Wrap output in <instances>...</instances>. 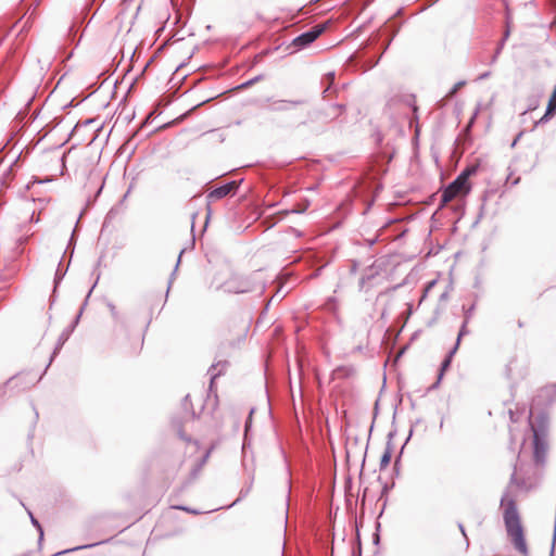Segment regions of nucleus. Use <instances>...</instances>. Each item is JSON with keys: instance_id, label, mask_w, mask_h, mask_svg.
Wrapping results in <instances>:
<instances>
[{"instance_id": "nucleus-1", "label": "nucleus", "mask_w": 556, "mask_h": 556, "mask_svg": "<svg viewBox=\"0 0 556 556\" xmlns=\"http://www.w3.org/2000/svg\"><path fill=\"white\" fill-rule=\"evenodd\" d=\"M501 506L503 507V519L508 536L511 540L515 548L523 556H528V546L525 539L523 529L520 521V516L517 509L516 501L506 491L501 498Z\"/></svg>"}, {"instance_id": "nucleus-2", "label": "nucleus", "mask_w": 556, "mask_h": 556, "mask_svg": "<svg viewBox=\"0 0 556 556\" xmlns=\"http://www.w3.org/2000/svg\"><path fill=\"white\" fill-rule=\"evenodd\" d=\"M476 169L467 168L464 170L453 182H451L442 192L441 202L442 204H446L451 202L454 198L463 192L469 191L468 178L471 174H473Z\"/></svg>"}, {"instance_id": "nucleus-3", "label": "nucleus", "mask_w": 556, "mask_h": 556, "mask_svg": "<svg viewBox=\"0 0 556 556\" xmlns=\"http://www.w3.org/2000/svg\"><path fill=\"white\" fill-rule=\"evenodd\" d=\"M40 379L41 377L29 371H22L9 378L3 387L11 393L18 394L33 388Z\"/></svg>"}, {"instance_id": "nucleus-4", "label": "nucleus", "mask_w": 556, "mask_h": 556, "mask_svg": "<svg viewBox=\"0 0 556 556\" xmlns=\"http://www.w3.org/2000/svg\"><path fill=\"white\" fill-rule=\"evenodd\" d=\"M380 269L381 262L379 261L375 262L370 267H368L359 280L361 289L379 286L384 280H387V274L381 273Z\"/></svg>"}, {"instance_id": "nucleus-5", "label": "nucleus", "mask_w": 556, "mask_h": 556, "mask_svg": "<svg viewBox=\"0 0 556 556\" xmlns=\"http://www.w3.org/2000/svg\"><path fill=\"white\" fill-rule=\"evenodd\" d=\"M325 25H315L309 30L299 35L292 41V45L298 49H303L314 42L325 30Z\"/></svg>"}, {"instance_id": "nucleus-6", "label": "nucleus", "mask_w": 556, "mask_h": 556, "mask_svg": "<svg viewBox=\"0 0 556 556\" xmlns=\"http://www.w3.org/2000/svg\"><path fill=\"white\" fill-rule=\"evenodd\" d=\"M224 289L230 293H244L250 292L253 288L250 285V281L247 278L242 277H231L224 283Z\"/></svg>"}, {"instance_id": "nucleus-7", "label": "nucleus", "mask_w": 556, "mask_h": 556, "mask_svg": "<svg viewBox=\"0 0 556 556\" xmlns=\"http://www.w3.org/2000/svg\"><path fill=\"white\" fill-rule=\"evenodd\" d=\"M238 186H239L238 181L227 182V184L219 186V187L213 189L212 191H210L207 198L210 200L223 199V198L227 197L228 194H230L231 192H233L238 188Z\"/></svg>"}, {"instance_id": "nucleus-8", "label": "nucleus", "mask_w": 556, "mask_h": 556, "mask_svg": "<svg viewBox=\"0 0 556 556\" xmlns=\"http://www.w3.org/2000/svg\"><path fill=\"white\" fill-rule=\"evenodd\" d=\"M533 445H534L535 462L536 463L543 462L545 454H546L547 444L544 441V439H542L540 437V434L538 433V431H535V430H534V434H533Z\"/></svg>"}, {"instance_id": "nucleus-9", "label": "nucleus", "mask_w": 556, "mask_h": 556, "mask_svg": "<svg viewBox=\"0 0 556 556\" xmlns=\"http://www.w3.org/2000/svg\"><path fill=\"white\" fill-rule=\"evenodd\" d=\"M465 332H466V324L463 325V327H462V329H460V331L458 333V338H457L455 346L451 350V352L448 353V355L446 356V358L443 361V363L441 365V371L439 374L438 381H440L442 379L443 372L450 367L452 357L455 354L456 350L458 349V344H459L460 338L465 334ZM439 382H437L435 386Z\"/></svg>"}, {"instance_id": "nucleus-10", "label": "nucleus", "mask_w": 556, "mask_h": 556, "mask_svg": "<svg viewBox=\"0 0 556 556\" xmlns=\"http://www.w3.org/2000/svg\"><path fill=\"white\" fill-rule=\"evenodd\" d=\"M301 103H302L301 100H290V101L279 100V101H275L273 103L271 110H274V111H286V110H289V109H291L293 106L300 105Z\"/></svg>"}, {"instance_id": "nucleus-11", "label": "nucleus", "mask_w": 556, "mask_h": 556, "mask_svg": "<svg viewBox=\"0 0 556 556\" xmlns=\"http://www.w3.org/2000/svg\"><path fill=\"white\" fill-rule=\"evenodd\" d=\"M227 367V362H219L212 365L208 372L211 374V386L213 384L216 377H218Z\"/></svg>"}, {"instance_id": "nucleus-12", "label": "nucleus", "mask_w": 556, "mask_h": 556, "mask_svg": "<svg viewBox=\"0 0 556 556\" xmlns=\"http://www.w3.org/2000/svg\"><path fill=\"white\" fill-rule=\"evenodd\" d=\"M390 460H391V451H390V448H387L381 456L380 468L381 469L386 468L390 464Z\"/></svg>"}, {"instance_id": "nucleus-13", "label": "nucleus", "mask_w": 556, "mask_h": 556, "mask_svg": "<svg viewBox=\"0 0 556 556\" xmlns=\"http://www.w3.org/2000/svg\"><path fill=\"white\" fill-rule=\"evenodd\" d=\"M29 514V517H30V520H31V523L38 529L39 531V539L42 540L43 538V531H42V528L40 526V523L38 522V520L33 516V514L30 511H28Z\"/></svg>"}, {"instance_id": "nucleus-14", "label": "nucleus", "mask_w": 556, "mask_h": 556, "mask_svg": "<svg viewBox=\"0 0 556 556\" xmlns=\"http://www.w3.org/2000/svg\"><path fill=\"white\" fill-rule=\"evenodd\" d=\"M94 545L96 544H87V545H83V546H77V547L68 548V549H65V551L56 553L54 556L62 555V554H65V553H70V552H73V551H78V549H81V548L92 547Z\"/></svg>"}, {"instance_id": "nucleus-15", "label": "nucleus", "mask_w": 556, "mask_h": 556, "mask_svg": "<svg viewBox=\"0 0 556 556\" xmlns=\"http://www.w3.org/2000/svg\"><path fill=\"white\" fill-rule=\"evenodd\" d=\"M503 47H504V40H502V41L500 42V45H498V47H497V49H496V51H495V54H494V55H493V58H492V62H495V61H496V59H497L498 54L501 53V51H502Z\"/></svg>"}, {"instance_id": "nucleus-16", "label": "nucleus", "mask_w": 556, "mask_h": 556, "mask_svg": "<svg viewBox=\"0 0 556 556\" xmlns=\"http://www.w3.org/2000/svg\"><path fill=\"white\" fill-rule=\"evenodd\" d=\"M253 413H254V409H251V410H250V416H249V418H248V420H247V422H245V432H248V431H249V428H250V426H251V420H252V414H253Z\"/></svg>"}, {"instance_id": "nucleus-17", "label": "nucleus", "mask_w": 556, "mask_h": 556, "mask_svg": "<svg viewBox=\"0 0 556 556\" xmlns=\"http://www.w3.org/2000/svg\"><path fill=\"white\" fill-rule=\"evenodd\" d=\"M458 528H459V531L462 532V534L464 535L465 540H466V544L467 546L469 545V542H468V538H467V534H466V531H465V528L463 526V523H459L458 525Z\"/></svg>"}, {"instance_id": "nucleus-18", "label": "nucleus", "mask_w": 556, "mask_h": 556, "mask_svg": "<svg viewBox=\"0 0 556 556\" xmlns=\"http://www.w3.org/2000/svg\"><path fill=\"white\" fill-rule=\"evenodd\" d=\"M108 306H109L110 312H111V314L113 315V317H117V311H116L115 305H114V304H112V303H109V305H108Z\"/></svg>"}, {"instance_id": "nucleus-19", "label": "nucleus", "mask_w": 556, "mask_h": 556, "mask_svg": "<svg viewBox=\"0 0 556 556\" xmlns=\"http://www.w3.org/2000/svg\"><path fill=\"white\" fill-rule=\"evenodd\" d=\"M464 84H465L464 81H459V83H457V84L454 86V88L452 89L451 94H454V93L458 90V88H460L462 86H464Z\"/></svg>"}, {"instance_id": "nucleus-20", "label": "nucleus", "mask_w": 556, "mask_h": 556, "mask_svg": "<svg viewBox=\"0 0 556 556\" xmlns=\"http://www.w3.org/2000/svg\"><path fill=\"white\" fill-rule=\"evenodd\" d=\"M256 80H258V77H255V78L242 84L241 87L243 88V87L251 86L253 83H256Z\"/></svg>"}, {"instance_id": "nucleus-21", "label": "nucleus", "mask_w": 556, "mask_h": 556, "mask_svg": "<svg viewBox=\"0 0 556 556\" xmlns=\"http://www.w3.org/2000/svg\"><path fill=\"white\" fill-rule=\"evenodd\" d=\"M549 115H551V114H547V111H546V112H545V114H544V116L540 119V122H539V123H544V122H546V121L548 119V116H549Z\"/></svg>"}, {"instance_id": "nucleus-22", "label": "nucleus", "mask_w": 556, "mask_h": 556, "mask_svg": "<svg viewBox=\"0 0 556 556\" xmlns=\"http://www.w3.org/2000/svg\"><path fill=\"white\" fill-rule=\"evenodd\" d=\"M435 281H431L428 283L427 288H426V292L429 291L430 288H432L434 286Z\"/></svg>"}, {"instance_id": "nucleus-23", "label": "nucleus", "mask_w": 556, "mask_h": 556, "mask_svg": "<svg viewBox=\"0 0 556 556\" xmlns=\"http://www.w3.org/2000/svg\"><path fill=\"white\" fill-rule=\"evenodd\" d=\"M508 36H509V29L507 28L506 31L504 33V37L502 40L505 41L508 38Z\"/></svg>"}, {"instance_id": "nucleus-24", "label": "nucleus", "mask_w": 556, "mask_h": 556, "mask_svg": "<svg viewBox=\"0 0 556 556\" xmlns=\"http://www.w3.org/2000/svg\"><path fill=\"white\" fill-rule=\"evenodd\" d=\"M490 73H483L482 75L479 76V79H484L486 77H489Z\"/></svg>"}, {"instance_id": "nucleus-25", "label": "nucleus", "mask_w": 556, "mask_h": 556, "mask_svg": "<svg viewBox=\"0 0 556 556\" xmlns=\"http://www.w3.org/2000/svg\"><path fill=\"white\" fill-rule=\"evenodd\" d=\"M195 217H197V214H193L192 215L191 229H193V227H194V219H195Z\"/></svg>"}, {"instance_id": "nucleus-26", "label": "nucleus", "mask_w": 556, "mask_h": 556, "mask_svg": "<svg viewBox=\"0 0 556 556\" xmlns=\"http://www.w3.org/2000/svg\"><path fill=\"white\" fill-rule=\"evenodd\" d=\"M177 508H178V509H181V510L190 511V509H189V508H187V507H185V506H178Z\"/></svg>"}, {"instance_id": "nucleus-27", "label": "nucleus", "mask_w": 556, "mask_h": 556, "mask_svg": "<svg viewBox=\"0 0 556 556\" xmlns=\"http://www.w3.org/2000/svg\"><path fill=\"white\" fill-rule=\"evenodd\" d=\"M59 349H60V348L58 346V348L53 351V355H52V357L58 353Z\"/></svg>"}, {"instance_id": "nucleus-28", "label": "nucleus", "mask_w": 556, "mask_h": 556, "mask_svg": "<svg viewBox=\"0 0 556 556\" xmlns=\"http://www.w3.org/2000/svg\"><path fill=\"white\" fill-rule=\"evenodd\" d=\"M135 0H125V3L134 2Z\"/></svg>"}, {"instance_id": "nucleus-29", "label": "nucleus", "mask_w": 556, "mask_h": 556, "mask_svg": "<svg viewBox=\"0 0 556 556\" xmlns=\"http://www.w3.org/2000/svg\"><path fill=\"white\" fill-rule=\"evenodd\" d=\"M179 263H180V256H179V257H178V260H177L176 267L179 265Z\"/></svg>"}]
</instances>
